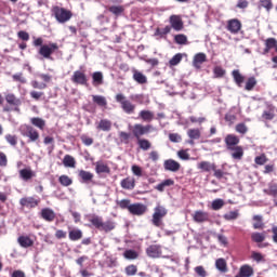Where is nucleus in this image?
Returning <instances> with one entry per match:
<instances>
[{"mask_svg": "<svg viewBox=\"0 0 277 277\" xmlns=\"http://www.w3.org/2000/svg\"><path fill=\"white\" fill-rule=\"evenodd\" d=\"M193 220L197 224H202V222H209V214L202 210H198L193 214Z\"/></svg>", "mask_w": 277, "mask_h": 277, "instance_id": "nucleus-12", "label": "nucleus"}, {"mask_svg": "<svg viewBox=\"0 0 277 277\" xmlns=\"http://www.w3.org/2000/svg\"><path fill=\"white\" fill-rule=\"evenodd\" d=\"M215 267L219 272H221L222 274H226V272H228V266L226 264V260L220 258L215 261Z\"/></svg>", "mask_w": 277, "mask_h": 277, "instance_id": "nucleus-28", "label": "nucleus"}, {"mask_svg": "<svg viewBox=\"0 0 277 277\" xmlns=\"http://www.w3.org/2000/svg\"><path fill=\"white\" fill-rule=\"evenodd\" d=\"M177 157L183 161H189V153L185 149H181L177 151Z\"/></svg>", "mask_w": 277, "mask_h": 277, "instance_id": "nucleus-60", "label": "nucleus"}, {"mask_svg": "<svg viewBox=\"0 0 277 277\" xmlns=\"http://www.w3.org/2000/svg\"><path fill=\"white\" fill-rule=\"evenodd\" d=\"M12 79L13 81H18L19 83H27V79L23 77V72L13 75Z\"/></svg>", "mask_w": 277, "mask_h": 277, "instance_id": "nucleus-61", "label": "nucleus"}, {"mask_svg": "<svg viewBox=\"0 0 277 277\" xmlns=\"http://www.w3.org/2000/svg\"><path fill=\"white\" fill-rule=\"evenodd\" d=\"M95 171L97 172V174H109V167L103 161H97L95 163Z\"/></svg>", "mask_w": 277, "mask_h": 277, "instance_id": "nucleus-31", "label": "nucleus"}, {"mask_svg": "<svg viewBox=\"0 0 277 277\" xmlns=\"http://www.w3.org/2000/svg\"><path fill=\"white\" fill-rule=\"evenodd\" d=\"M170 31H172V27L170 26H166L164 28H157L155 36H160V38H163V36H168V34H170Z\"/></svg>", "mask_w": 277, "mask_h": 277, "instance_id": "nucleus-45", "label": "nucleus"}, {"mask_svg": "<svg viewBox=\"0 0 277 277\" xmlns=\"http://www.w3.org/2000/svg\"><path fill=\"white\" fill-rule=\"evenodd\" d=\"M71 81L77 85H88V76L81 70H76L71 76Z\"/></svg>", "mask_w": 277, "mask_h": 277, "instance_id": "nucleus-9", "label": "nucleus"}, {"mask_svg": "<svg viewBox=\"0 0 277 277\" xmlns=\"http://www.w3.org/2000/svg\"><path fill=\"white\" fill-rule=\"evenodd\" d=\"M146 254L150 259H159L161 256V246L151 245L146 249Z\"/></svg>", "mask_w": 277, "mask_h": 277, "instance_id": "nucleus-10", "label": "nucleus"}, {"mask_svg": "<svg viewBox=\"0 0 277 277\" xmlns=\"http://www.w3.org/2000/svg\"><path fill=\"white\" fill-rule=\"evenodd\" d=\"M19 205L25 209H36V207L40 205V199H36L35 197H23L19 199Z\"/></svg>", "mask_w": 277, "mask_h": 277, "instance_id": "nucleus-8", "label": "nucleus"}, {"mask_svg": "<svg viewBox=\"0 0 277 277\" xmlns=\"http://www.w3.org/2000/svg\"><path fill=\"white\" fill-rule=\"evenodd\" d=\"M255 87H256V78L254 77L248 78L245 85V90H247V92H252V90H254Z\"/></svg>", "mask_w": 277, "mask_h": 277, "instance_id": "nucleus-41", "label": "nucleus"}, {"mask_svg": "<svg viewBox=\"0 0 277 277\" xmlns=\"http://www.w3.org/2000/svg\"><path fill=\"white\" fill-rule=\"evenodd\" d=\"M232 76H233V79H234L236 85H238V88H241V85L246 81V77H243V75H241L239 69L233 70Z\"/></svg>", "mask_w": 277, "mask_h": 277, "instance_id": "nucleus-21", "label": "nucleus"}, {"mask_svg": "<svg viewBox=\"0 0 277 277\" xmlns=\"http://www.w3.org/2000/svg\"><path fill=\"white\" fill-rule=\"evenodd\" d=\"M52 14L56 18L57 23L62 24L68 23V21L72 18V12L60 6H53Z\"/></svg>", "mask_w": 277, "mask_h": 277, "instance_id": "nucleus-3", "label": "nucleus"}, {"mask_svg": "<svg viewBox=\"0 0 277 277\" xmlns=\"http://www.w3.org/2000/svg\"><path fill=\"white\" fill-rule=\"evenodd\" d=\"M108 11L111 12V14H115V16H120V14L124 12V8L120 5H113V6H109Z\"/></svg>", "mask_w": 277, "mask_h": 277, "instance_id": "nucleus-49", "label": "nucleus"}, {"mask_svg": "<svg viewBox=\"0 0 277 277\" xmlns=\"http://www.w3.org/2000/svg\"><path fill=\"white\" fill-rule=\"evenodd\" d=\"M239 274L240 276H243V277H252L254 276V268H252V266L248 264H245L240 267Z\"/></svg>", "mask_w": 277, "mask_h": 277, "instance_id": "nucleus-24", "label": "nucleus"}, {"mask_svg": "<svg viewBox=\"0 0 277 277\" xmlns=\"http://www.w3.org/2000/svg\"><path fill=\"white\" fill-rule=\"evenodd\" d=\"M58 50L60 45H57V43L50 42L49 44L41 45L38 53L44 60H51V55Z\"/></svg>", "mask_w": 277, "mask_h": 277, "instance_id": "nucleus-5", "label": "nucleus"}, {"mask_svg": "<svg viewBox=\"0 0 277 277\" xmlns=\"http://www.w3.org/2000/svg\"><path fill=\"white\" fill-rule=\"evenodd\" d=\"M164 169L169 170V172H179L181 170V163L176 162V160H166Z\"/></svg>", "mask_w": 277, "mask_h": 277, "instance_id": "nucleus-18", "label": "nucleus"}, {"mask_svg": "<svg viewBox=\"0 0 277 277\" xmlns=\"http://www.w3.org/2000/svg\"><path fill=\"white\" fill-rule=\"evenodd\" d=\"M5 101L9 105H12L13 107H21V105H23V102L21 101V98L16 97L14 93L6 94Z\"/></svg>", "mask_w": 277, "mask_h": 277, "instance_id": "nucleus-19", "label": "nucleus"}, {"mask_svg": "<svg viewBox=\"0 0 277 277\" xmlns=\"http://www.w3.org/2000/svg\"><path fill=\"white\" fill-rule=\"evenodd\" d=\"M227 29L230 34H239V31H241V22L239 19L228 21Z\"/></svg>", "mask_w": 277, "mask_h": 277, "instance_id": "nucleus-13", "label": "nucleus"}, {"mask_svg": "<svg viewBox=\"0 0 277 277\" xmlns=\"http://www.w3.org/2000/svg\"><path fill=\"white\" fill-rule=\"evenodd\" d=\"M276 118V114L274 113V107L268 108V110H264L262 114L263 120H274Z\"/></svg>", "mask_w": 277, "mask_h": 277, "instance_id": "nucleus-42", "label": "nucleus"}, {"mask_svg": "<svg viewBox=\"0 0 277 277\" xmlns=\"http://www.w3.org/2000/svg\"><path fill=\"white\" fill-rule=\"evenodd\" d=\"M172 185H174V181L171 180V179H168V180L162 181L160 184H158L156 186V189L158 192H166V188L167 187H172Z\"/></svg>", "mask_w": 277, "mask_h": 277, "instance_id": "nucleus-36", "label": "nucleus"}, {"mask_svg": "<svg viewBox=\"0 0 277 277\" xmlns=\"http://www.w3.org/2000/svg\"><path fill=\"white\" fill-rule=\"evenodd\" d=\"M214 75L215 77L220 78V77H224V75H226V70H224V68L216 66L214 68Z\"/></svg>", "mask_w": 277, "mask_h": 277, "instance_id": "nucleus-64", "label": "nucleus"}, {"mask_svg": "<svg viewBox=\"0 0 277 277\" xmlns=\"http://www.w3.org/2000/svg\"><path fill=\"white\" fill-rule=\"evenodd\" d=\"M58 181L61 185H64V187H68L69 185H72V180L68 177V175H61Z\"/></svg>", "mask_w": 277, "mask_h": 277, "instance_id": "nucleus-51", "label": "nucleus"}, {"mask_svg": "<svg viewBox=\"0 0 277 277\" xmlns=\"http://www.w3.org/2000/svg\"><path fill=\"white\" fill-rule=\"evenodd\" d=\"M195 273L199 277H207V271L205 269V266H197V267H195Z\"/></svg>", "mask_w": 277, "mask_h": 277, "instance_id": "nucleus-63", "label": "nucleus"}, {"mask_svg": "<svg viewBox=\"0 0 277 277\" xmlns=\"http://www.w3.org/2000/svg\"><path fill=\"white\" fill-rule=\"evenodd\" d=\"M82 237H83V232H81V229L76 228V229L69 230L70 241H79V239H81Z\"/></svg>", "mask_w": 277, "mask_h": 277, "instance_id": "nucleus-34", "label": "nucleus"}, {"mask_svg": "<svg viewBox=\"0 0 277 277\" xmlns=\"http://www.w3.org/2000/svg\"><path fill=\"white\" fill-rule=\"evenodd\" d=\"M127 276H135L137 274V266L131 264L126 267Z\"/></svg>", "mask_w": 277, "mask_h": 277, "instance_id": "nucleus-56", "label": "nucleus"}, {"mask_svg": "<svg viewBox=\"0 0 277 277\" xmlns=\"http://www.w3.org/2000/svg\"><path fill=\"white\" fill-rule=\"evenodd\" d=\"M235 129L237 133H240V135H246V133H248V126L243 122L237 123Z\"/></svg>", "mask_w": 277, "mask_h": 277, "instance_id": "nucleus-48", "label": "nucleus"}, {"mask_svg": "<svg viewBox=\"0 0 277 277\" xmlns=\"http://www.w3.org/2000/svg\"><path fill=\"white\" fill-rule=\"evenodd\" d=\"M169 140L173 144H179V142H181L183 140V137L179 133H170L169 134Z\"/></svg>", "mask_w": 277, "mask_h": 277, "instance_id": "nucleus-57", "label": "nucleus"}, {"mask_svg": "<svg viewBox=\"0 0 277 277\" xmlns=\"http://www.w3.org/2000/svg\"><path fill=\"white\" fill-rule=\"evenodd\" d=\"M63 164L65 166V168H75L77 161L75 160V157L66 155L63 159Z\"/></svg>", "mask_w": 277, "mask_h": 277, "instance_id": "nucleus-37", "label": "nucleus"}, {"mask_svg": "<svg viewBox=\"0 0 277 277\" xmlns=\"http://www.w3.org/2000/svg\"><path fill=\"white\" fill-rule=\"evenodd\" d=\"M222 207H224L223 199H214L212 201V209H213V211H220V209H222Z\"/></svg>", "mask_w": 277, "mask_h": 277, "instance_id": "nucleus-55", "label": "nucleus"}, {"mask_svg": "<svg viewBox=\"0 0 277 277\" xmlns=\"http://www.w3.org/2000/svg\"><path fill=\"white\" fill-rule=\"evenodd\" d=\"M140 118H142V120L145 122H150L155 118V114H153L150 110H141Z\"/></svg>", "mask_w": 277, "mask_h": 277, "instance_id": "nucleus-38", "label": "nucleus"}, {"mask_svg": "<svg viewBox=\"0 0 277 277\" xmlns=\"http://www.w3.org/2000/svg\"><path fill=\"white\" fill-rule=\"evenodd\" d=\"M17 241L22 248H31L34 246V240L27 236H21Z\"/></svg>", "mask_w": 277, "mask_h": 277, "instance_id": "nucleus-32", "label": "nucleus"}, {"mask_svg": "<svg viewBox=\"0 0 277 277\" xmlns=\"http://www.w3.org/2000/svg\"><path fill=\"white\" fill-rule=\"evenodd\" d=\"M205 62H207V54L205 53H197L194 56L193 60V66L197 69H200V67L202 66V64H205Z\"/></svg>", "mask_w": 277, "mask_h": 277, "instance_id": "nucleus-16", "label": "nucleus"}, {"mask_svg": "<svg viewBox=\"0 0 277 277\" xmlns=\"http://www.w3.org/2000/svg\"><path fill=\"white\" fill-rule=\"evenodd\" d=\"M166 215H168V209H166L163 206H157L154 209V214L151 219V223L154 224V226H161V220H163Z\"/></svg>", "mask_w": 277, "mask_h": 277, "instance_id": "nucleus-6", "label": "nucleus"}, {"mask_svg": "<svg viewBox=\"0 0 277 277\" xmlns=\"http://www.w3.org/2000/svg\"><path fill=\"white\" fill-rule=\"evenodd\" d=\"M129 211L132 215H144L146 206L144 203H133L129 207Z\"/></svg>", "mask_w": 277, "mask_h": 277, "instance_id": "nucleus-11", "label": "nucleus"}, {"mask_svg": "<svg viewBox=\"0 0 277 277\" xmlns=\"http://www.w3.org/2000/svg\"><path fill=\"white\" fill-rule=\"evenodd\" d=\"M225 144H226L227 150L233 149L235 148V146H237V144H239V138L235 134H228L225 137Z\"/></svg>", "mask_w": 277, "mask_h": 277, "instance_id": "nucleus-15", "label": "nucleus"}, {"mask_svg": "<svg viewBox=\"0 0 277 277\" xmlns=\"http://www.w3.org/2000/svg\"><path fill=\"white\" fill-rule=\"evenodd\" d=\"M92 226L102 233H111L116 228V222L108 220L106 222L103 221V216L93 215L89 219Z\"/></svg>", "mask_w": 277, "mask_h": 277, "instance_id": "nucleus-1", "label": "nucleus"}, {"mask_svg": "<svg viewBox=\"0 0 277 277\" xmlns=\"http://www.w3.org/2000/svg\"><path fill=\"white\" fill-rule=\"evenodd\" d=\"M261 8H264L266 12H269L274 8V3L272 0H260L259 10H261Z\"/></svg>", "mask_w": 277, "mask_h": 277, "instance_id": "nucleus-43", "label": "nucleus"}, {"mask_svg": "<svg viewBox=\"0 0 277 277\" xmlns=\"http://www.w3.org/2000/svg\"><path fill=\"white\" fill-rule=\"evenodd\" d=\"M133 79L136 81V83H140L141 85H144V83H148V78H146V75L142 74L137 69H133Z\"/></svg>", "mask_w": 277, "mask_h": 277, "instance_id": "nucleus-22", "label": "nucleus"}, {"mask_svg": "<svg viewBox=\"0 0 277 277\" xmlns=\"http://www.w3.org/2000/svg\"><path fill=\"white\" fill-rule=\"evenodd\" d=\"M199 170L202 172H214L215 174H221L220 171H215V164L209 161H202L198 164Z\"/></svg>", "mask_w": 277, "mask_h": 277, "instance_id": "nucleus-14", "label": "nucleus"}, {"mask_svg": "<svg viewBox=\"0 0 277 277\" xmlns=\"http://www.w3.org/2000/svg\"><path fill=\"white\" fill-rule=\"evenodd\" d=\"M93 103L98 105L100 107H107V98L103 95H93Z\"/></svg>", "mask_w": 277, "mask_h": 277, "instance_id": "nucleus-39", "label": "nucleus"}, {"mask_svg": "<svg viewBox=\"0 0 277 277\" xmlns=\"http://www.w3.org/2000/svg\"><path fill=\"white\" fill-rule=\"evenodd\" d=\"M116 101L117 103H120L121 109H123L126 114H133V111H135V104L127 100V96H124V94L118 93L116 95Z\"/></svg>", "mask_w": 277, "mask_h": 277, "instance_id": "nucleus-4", "label": "nucleus"}, {"mask_svg": "<svg viewBox=\"0 0 277 277\" xmlns=\"http://www.w3.org/2000/svg\"><path fill=\"white\" fill-rule=\"evenodd\" d=\"M96 129L98 131L109 132V131H111V122L108 119H102V120H100Z\"/></svg>", "mask_w": 277, "mask_h": 277, "instance_id": "nucleus-25", "label": "nucleus"}, {"mask_svg": "<svg viewBox=\"0 0 277 277\" xmlns=\"http://www.w3.org/2000/svg\"><path fill=\"white\" fill-rule=\"evenodd\" d=\"M123 256L124 259H128L129 261H134V259H137V252H135L134 250H126L123 252Z\"/></svg>", "mask_w": 277, "mask_h": 277, "instance_id": "nucleus-50", "label": "nucleus"}, {"mask_svg": "<svg viewBox=\"0 0 277 277\" xmlns=\"http://www.w3.org/2000/svg\"><path fill=\"white\" fill-rule=\"evenodd\" d=\"M171 27L175 29V31H181L183 29V21L177 15L170 16Z\"/></svg>", "mask_w": 277, "mask_h": 277, "instance_id": "nucleus-17", "label": "nucleus"}, {"mask_svg": "<svg viewBox=\"0 0 277 277\" xmlns=\"http://www.w3.org/2000/svg\"><path fill=\"white\" fill-rule=\"evenodd\" d=\"M80 140H81L82 144H84V146H92L94 144V138H92L85 134H82L80 136Z\"/></svg>", "mask_w": 277, "mask_h": 277, "instance_id": "nucleus-54", "label": "nucleus"}, {"mask_svg": "<svg viewBox=\"0 0 277 277\" xmlns=\"http://www.w3.org/2000/svg\"><path fill=\"white\" fill-rule=\"evenodd\" d=\"M254 161L256 166H265V163H267V156L265 154L256 156Z\"/></svg>", "mask_w": 277, "mask_h": 277, "instance_id": "nucleus-52", "label": "nucleus"}, {"mask_svg": "<svg viewBox=\"0 0 277 277\" xmlns=\"http://www.w3.org/2000/svg\"><path fill=\"white\" fill-rule=\"evenodd\" d=\"M117 205H119L120 209H128L131 207V201L129 199H122L120 201H117Z\"/></svg>", "mask_w": 277, "mask_h": 277, "instance_id": "nucleus-62", "label": "nucleus"}, {"mask_svg": "<svg viewBox=\"0 0 277 277\" xmlns=\"http://www.w3.org/2000/svg\"><path fill=\"white\" fill-rule=\"evenodd\" d=\"M5 140L11 146H16V144H18V137L16 135L6 134Z\"/></svg>", "mask_w": 277, "mask_h": 277, "instance_id": "nucleus-53", "label": "nucleus"}, {"mask_svg": "<svg viewBox=\"0 0 277 277\" xmlns=\"http://www.w3.org/2000/svg\"><path fill=\"white\" fill-rule=\"evenodd\" d=\"M103 83H104L103 72L94 71L92 74V85H94V88H98V85H103Z\"/></svg>", "mask_w": 277, "mask_h": 277, "instance_id": "nucleus-23", "label": "nucleus"}, {"mask_svg": "<svg viewBox=\"0 0 277 277\" xmlns=\"http://www.w3.org/2000/svg\"><path fill=\"white\" fill-rule=\"evenodd\" d=\"M237 217H239L238 211H230V212L224 214V219L227 221L237 220Z\"/></svg>", "mask_w": 277, "mask_h": 277, "instance_id": "nucleus-59", "label": "nucleus"}, {"mask_svg": "<svg viewBox=\"0 0 277 277\" xmlns=\"http://www.w3.org/2000/svg\"><path fill=\"white\" fill-rule=\"evenodd\" d=\"M263 192L267 196H273V198H277V184L274 182L269 183L268 187L264 188Z\"/></svg>", "mask_w": 277, "mask_h": 277, "instance_id": "nucleus-30", "label": "nucleus"}, {"mask_svg": "<svg viewBox=\"0 0 277 277\" xmlns=\"http://www.w3.org/2000/svg\"><path fill=\"white\" fill-rule=\"evenodd\" d=\"M41 217L45 220V222H53V220H55V211L50 208H43L41 210Z\"/></svg>", "mask_w": 277, "mask_h": 277, "instance_id": "nucleus-20", "label": "nucleus"}, {"mask_svg": "<svg viewBox=\"0 0 277 277\" xmlns=\"http://www.w3.org/2000/svg\"><path fill=\"white\" fill-rule=\"evenodd\" d=\"M183 60V54L177 53L175 54L170 61L169 64L170 66H179L181 64V61Z\"/></svg>", "mask_w": 277, "mask_h": 277, "instance_id": "nucleus-47", "label": "nucleus"}, {"mask_svg": "<svg viewBox=\"0 0 277 277\" xmlns=\"http://www.w3.org/2000/svg\"><path fill=\"white\" fill-rule=\"evenodd\" d=\"M187 135L190 140H200V130L199 129H190L187 131Z\"/></svg>", "mask_w": 277, "mask_h": 277, "instance_id": "nucleus-46", "label": "nucleus"}, {"mask_svg": "<svg viewBox=\"0 0 277 277\" xmlns=\"http://www.w3.org/2000/svg\"><path fill=\"white\" fill-rule=\"evenodd\" d=\"M30 122L34 124V127H37V129H40L41 131H44V127H47V122L40 117L31 118Z\"/></svg>", "mask_w": 277, "mask_h": 277, "instance_id": "nucleus-33", "label": "nucleus"}, {"mask_svg": "<svg viewBox=\"0 0 277 277\" xmlns=\"http://www.w3.org/2000/svg\"><path fill=\"white\" fill-rule=\"evenodd\" d=\"M121 187L123 189H133L135 187V179L127 177L121 181Z\"/></svg>", "mask_w": 277, "mask_h": 277, "instance_id": "nucleus-35", "label": "nucleus"}, {"mask_svg": "<svg viewBox=\"0 0 277 277\" xmlns=\"http://www.w3.org/2000/svg\"><path fill=\"white\" fill-rule=\"evenodd\" d=\"M266 237H267V233H265V232H263V233L255 232V233L251 234V239L255 243H263V241H265Z\"/></svg>", "mask_w": 277, "mask_h": 277, "instance_id": "nucleus-29", "label": "nucleus"}, {"mask_svg": "<svg viewBox=\"0 0 277 277\" xmlns=\"http://www.w3.org/2000/svg\"><path fill=\"white\" fill-rule=\"evenodd\" d=\"M137 145L141 148V150H150V141L146 138H138L137 140Z\"/></svg>", "mask_w": 277, "mask_h": 277, "instance_id": "nucleus-40", "label": "nucleus"}, {"mask_svg": "<svg viewBox=\"0 0 277 277\" xmlns=\"http://www.w3.org/2000/svg\"><path fill=\"white\" fill-rule=\"evenodd\" d=\"M131 130H132V135H134L136 140H142V135H147L149 131H153V126L150 124L144 126L142 123H136L132 127Z\"/></svg>", "mask_w": 277, "mask_h": 277, "instance_id": "nucleus-7", "label": "nucleus"}, {"mask_svg": "<svg viewBox=\"0 0 277 277\" xmlns=\"http://www.w3.org/2000/svg\"><path fill=\"white\" fill-rule=\"evenodd\" d=\"M276 44H277L276 38L266 39L263 55H267V53H269V51H272V49H275Z\"/></svg>", "mask_w": 277, "mask_h": 277, "instance_id": "nucleus-27", "label": "nucleus"}, {"mask_svg": "<svg viewBox=\"0 0 277 277\" xmlns=\"http://www.w3.org/2000/svg\"><path fill=\"white\" fill-rule=\"evenodd\" d=\"M19 133L23 137H28V143H35L40 140V133L34 127L28 124H22L19 127Z\"/></svg>", "mask_w": 277, "mask_h": 277, "instance_id": "nucleus-2", "label": "nucleus"}, {"mask_svg": "<svg viewBox=\"0 0 277 277\" xmlns=\"http://www.w3.org/2000/svg\"><path fill=\"white\" fill-rule=\"evenodd\" d=\"M228 150H232L233 159H237L239 161L243 158V147L242 146L236 145L235 147H233V149H228Z\"/></svg>", "mask_w": 277, "mask_h": 277, "instance_id": "nucleus-26", "label": "nucleus"}, {"mask_svg": "<svg viewBox=\"0 0 277 277\" xmlns=\"http://www.w3.org/2000/svg\"><path fill=\"white\" fill-rule=\"evenodd\" d=\"M174 40L176 44H187V36L185 35H176Z\"/></svg>", "mask_w": 277, "mask_h": 277, "instance_id": "nucleus-58", "label": "nucleus"}, {"mask_svg": "<svg viewBox=\"0 0 277 277\" xmlns=\"http://www.w3.org/2000/svg\"><path fill=\"white\" fill-rule=\"evenodd\" d=\"M251 259H253V261H255V263L265 262V255L262 254L261 252H256V251H252Z\"/></svg>", "mask_w": 277, "mask_h": 277, "instance_id": "nucleus-44", "label": "nucleus"}]
</instances>
